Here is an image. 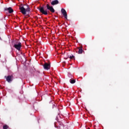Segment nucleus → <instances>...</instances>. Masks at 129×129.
Listing matches in <instances>:
<instances>
[{"label": "nucleus", "instance_id": "9d476101", "mask_svg": "<svg viewBox=\"0 0 129 129\" xmlns=\"http://www.w3.org/2000/svg\"><path fill=\"white\" fill-rule=\"evenodd\" d=\"M82 52H83V50H82V48H79V51H78L79 54H82Z\"/></svg>", "mask_w": 129, "mask_h": 129}, {"label": "nucleus", "instance_id": "2eb2a0df", "mask_svg": "<svg viewBox=\"0 0 129 129\" xmlns=\"http://www.w3.org/2000/svg\"><path fill=\"white\" fill-rule=\"evenodd\" d=\"M68 58V57H67V58H65V59H67Z\"/></svg>", "mask_w": 129, "mask_h": 129}, {"label": "nucleus", "instance_id": "7ed1b4c3", "mask_svg": "<svg viewBox=\"0 0 129 129\" xmlns=\"http://www.w3.org/2000/svg\"><path fill=\"white\" fill-rule=\"evenodd\" d=\"M43 67L45 70H49L51 68V63L50 62H45L43 65Z\"/></svg>", "mask_w": 129, "mask_h": 129}, {"label": "nucleus", "instance_id": "f8f14e48", "mask_svg": "<svg viewBox=\"0 0 129 129\" xmlns=\"http://www.w3.org/2000/svg\"><path fill=\"white\" fill-rule=\"evenodd\" d=\"M75 80H70V83H72V84H73V83H75Z\"/></svg>", "mask_w": 129, "mask_h": 129}, {"label": "nucleus", "instance_id": "0eeeda50", "mask_svg": "<svg viewBox=\"0 0 129 129\" xmlns=\"http://www.w3.org/2000/svg\"><path fill=\"white\" fill-rule=\"evenodd\" d=\"M61 12L63 17H67V12H66V10H65V9L63 8L61 9Z\"/></svg>", "mask_w": 129, "mask_h": 129}, {"label": "nucleus", "instance_id": "dca6fc26", "mask_svg": "<svg viewBox=\"0 0 129 129\" xmlns=\"http://www.w3.org/2000/svg\"><path fill=\"white\" fill-rule=\"evenodd\" d=\"M88 129H89V128H88Z\"/></svg>", "mask_w": 129, "mask_h": 129}, {"label": "nucleus", "instance_id": "39448f33", "mask_svg": "<svg viewBox=\"0 0 129 129\" xmlns=\"http://www.w3.org/2000/svg\"><path fill=\"white\" fill-rule=\"evenodd\" d=\"M5 11H8L9 14H12V13H14V10L13 9V8H12V7H9L8 8H5Z\"/></svg>", "mask_w": 129, "mask_h": 129}, {"label": "nucleus", "instance_id": "f257e3e1", "mask_svg": "<svg viewBox=\"0 0 129 129\" xmlns=\"http://www.w3.org/2000/svg\"><path fill=\"white\" fill-rule=\"evenodd\" d=\"M27 8H25L24 7H20V10L23 15L27 14V13H31V9L30 8V6L29 5L26 6Z\"/></svg>", "mask_w": 129, "mask_h": 129}, {"label": "nucleus", "instance_id": "f03ea898", "mask_svg": "<svg viewBox=\"0 0 129 129\" xmlns=\"http://www.w3.org/2000/svg\"><path fill=\"white\" fill-rule=\"evenodd\" d=\"M39 12L42 14V15H45V16H47L48 15V12L46 10H45L44 9V7H40V8L39 9Z\"/></svg>", "mask_w": 129, "mask_h": 129}, {"label": "nucleus", "instance_id": "4468645a", "mask_svg": "<svg viewBox=\"0 0 129 129\" xmlns=\"http://www.w3.org/2000/svg\"><path fill=\"white\" fill-rule=\"evenodd\" d=\"M65 19H66V20H69L68 18H67V17H65Z\"/></svg>", "mask_w": 129, "mask_h": 129}, {"label": "nucleus", "instance_id": "20e7f679", "mask_svg": "<svg viewBox=\"0 0 129 129\" xmlns=\"http://www.w3.org/2000/svg\"><path fill=\"white\" fill-rule=\"evenodd\" d=\"M46 8L47 10H49L51 13H55V10L53 8V7L50 6L49 4L46 5Z\"/></svg>", "mask_w": 129, "mask_h": 129}, {"label": "nucleus", "instance_id": "ddd939ff", "mask_svg": "<svg viewBox=\"0 0 129 129\" xmlns=\"http://www.w3.org/2000/svg\"><path fill=\"white\" fill-rule=\"evenodd\" d=\"M70 59H73V58H74V56L72 55L70 56Z\"/></svg>", "mask_w": 129, "mask_h": 129}, {"label": "nucleus", "instance_id": "6e6552de", "mask_svg": "<svg viewBox=\"0 0 129 129\" xmlns=\"http://www.w3.org/2000/svg\"><path fill=\"white\" fill-rule=\"evenodd\" d=\"M13 81V76H8L7 78L8 82H11Z\"/></svg>", "mask_w": 129, "mask_h": 129}, {"label": "nucleus", "instance_id": "423d86ee", "mask_svg": "<svg viewBox=\"0 0 129 129\" xmlns=\"http://www.w3.org/2000/svg\"><path fill=\"white\" fill-rule=\"evenodd\" d=\"M14 47L16 49L20 51L21 47H22V44L21 43H19L18 44H15Z\"/></svg>", "mask_w": 129, "mask_h": 129}, {"label": "nucleus", "instance_id": "9b49d317", "mask_svg": "<svg viewBox=\"0 0 129 129\" xmlns=\"http://www.w3.org/2000/svg\"><path fill=\"white\" fill-rule=\"evenodd\" d=\"M9 128V126H8V125H5L4 126H3V128L4 129H8Z\"/></svg>", "mask_w": 129, "mask_h": 129}, {"label": "nucleus", "instance_id": "1a4fd4ad", "mask_svg": "<svg viewBox=\"0 0 129 129\" xmlns=\"http://www.w3.org/2000/svg\"><path fill=\"white\" fill-rule=\"evenodd\" d=\"M58 4H59V1H58V0H54L51 3V4L52 5V6H55L56 5H58Z\"/></svg>", "mask_w": 129, "mask_h": 129}]
</instances>
